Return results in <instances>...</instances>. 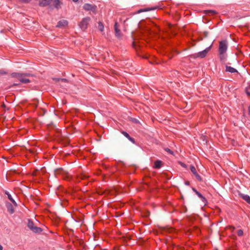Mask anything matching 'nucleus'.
Here are the masks:
<instances>
[{
    "instance_id": "1",
    "label": "nucleus",
    "mask_w": 250,
    "mask_h": 250,
    "mask_svg": "<svg viewBox=\"0 0 250 250\" xmlns=\"http://www.w3.org/2000/svg\"><path fill=\"white\" fill-rule=\"evenodd\" d=\"M33 75L30 73H13L11 74V76L13 78H17L20 82L23 83H30V81L27 78L28 77H32Z\"/></svg>"
},
{
    "instance_id": "2",
    "label": "nucleus",
    "mask_w": 250,
    "mask_h": 250,
    "mask_svg": "<svg viewBox=\"0 0 250 250\" xmlns=\"http://www.w3.org/2000/svg\"><path fill=\"white\" fill-rule=\"evenodd\" d=\"M228 43L227 40L221 41L219 42L218 51L220 58L221 61L226 58L225 53L227 50Z\"/></svg>"
},
{
    "instance_id": "3",
    "label": "nucleus",
    "mask_w": 250,
    "mask_h": 250,
    "mask_svg": "<svg viewBox=\"0 0 250 250\" xmlns=\"http://www.w3.org/2000/svg\"><path fill=\"white\" fill-rule=\"evenodd\" d=\"M27 227L35 233H40L42 231V228L35 226L33 222L31 219L28 220Z\"/></svg>"
},
{
    "instance_id": "4",
    "label": "nucleus",
    "mask_w": 250,
    "mask_h": 250,
    "mask_svg": "<svg viewBox=\"0 0 250 250\" xmlns=\"http://www.w3.org/2000/svg\"><path fill=\"white\" fill-rule=\"evenodd\" d=\"M91 19L89 17H87L83 18L79 23L80 28L83 31H85L87 29L88 25Z\"/></svg>"
},
{
    "instance_id": "5",
    "label": "nucleus",
    "mask_w": 250,
    "mask_h": 250,
    "mask_svg": "<svg viewBox=\"0 0 250 250\" xmlns=\"http://www.w3.org/2000/svg\"><path fill=\"white\" fill-rule=\"evenodd\" d=\"M211 46H209L208 47H207L205 50L199 52L196 54H195L193 55L194 58H205L207 54H208V52L210 50Z\"/></svg>"
},
{
    "instance_id": "6",
    "label": "nucleus",
    "mask_w": 250,
    "mask_h": 250,
    "mask_svg": "<svg viewBox=\"0 0 250 250\" xmlns=\"http://www.w3.org/2000/svg\"><path fill=\"white\" fill-rule=\"evenodd\" d=\"M83 9L86 11H91L94 14L96 13L97 6L89 3H85L83 6Z\"/></svg>"
},
{
    "instance_id": "7",
    "label": "nucleus",
    "mask_w": 250,
    "mask_h": 250,
    "mask_svg": "<svg viewBox=\"0 0 250 250\" xmlns=\"http://www.w3.org/2000/svg\"><path fill=\"white\" fill-rule=\"evenodd\" d=\"M190 169L191 172L194 174V175L196 177V179L201 181L202 180V178L197 173L195 167L193 166H190Z\"/></svg>"
},
{
    "instance_id": "8",
    "label": "nucleus",
    "mask_w": 250,
    "mask_h": 250,
    "mask_svg": "<svg viewBox=\"0 0 250 250\" xmlns=\"http://www.w3.org/2000/svg\"><path fill=\"white\" fill-rule=\"evenodd\" d=\"M119 25L117 22H115L114 24V30L115 35L117 38H120L122 36L121 31L119 28Z\"/></svg>"
},
{
    "instance_id": "9",
    "label": "nucleus",
    "mask_w": 250,
    "mask_h": 250,
    "mask_svg": "<svg viewBox=\"0 0 250 250\" xmlns=\"http://www.w3.org/2000/svg\"><path fill=\"white\" fill-rule=\"evenodd\" d=\"M68 24V21L65 20H62L59 21L57 25H56L57 27H62L66 26Z\"/></svg>"
},
{
    "instance_id": "10",
    "label": "nucleus",
    "mask_w": 250,
    "mask_h": 250,
    "mask_svg": "<svg viewBox=\"0 0 250 250\" xmlns=\"http://www.w3.org/2000/svg\"><path fill=\"white\" fill-rule=\"evenodd\" d=\"M52 0H40L39 4L41 6H46L51 3Z\"/></svg>"
},
{
    "instance_id": "11",
    "label": "nucleus",
    "mask_w": 250,
    "mask_h": 250,
    "mask_svg": "<svg viewBox=\"0 0 250 250\" xmlns=\"http://www.w3.org/2000/svg\"><path fill=\"white\" fill-rule=\"evenodd\" d=\"M51 3L53 4L57 9H59L61 8L60 5L62 4V2L60 0H52Z\"/></svg>"
},
{
    "instance_id": "12",
    "label": "nucleus",
    "mask_w": 250,
    "mask_h": 250,
    "mask_svg": "<svg viewBox=\"0 0 250 250\" xmlns=\"http://www.w3.org/2000/svg\"><path fill=\"white\" fill-rule=\"evenodd\" d=\"M6 208H7L8 212L10 214H12L14 212L15 210H14V207L11 203H7L6 204Z\"/></svg>"
},
{
    "instance_id": "13",
    "label": "nucleus",
    "mask_w": 250,
    "mask_h": 250,
    "mask_svg": "<svg viewBox=\"0 0 250 250\" xmlns=\"http://www.w3.org/2000/svg\"><path fill=\"white\" fill-rule=\"evenodd\" d=\"M239 196L248 204H250V197L246 194L240 193Z\"/></svg>"
},
{
    "instance_id": "14",
    "label": "nucleus",
    "mask_w": 250,
    "mask_h": 250,
    "mask_svg": "<svg viewBox=\"0 0 250 250\" xmlns=\"http://www.w3.org/2000/svg\"><path fill=\"white\" fill-rule=\"evenodd\" d=\"M122 134H123L126 138H127L130 142L133 143V144L135 143V140L131 137L130 135L125 131H122L121 132Z\"/></svg>"
},
{
    "instance_id": "15",
    "label": "nucleus",
    "mask_w": 250,
    "mask_h": 250,
    "mask_svg": "<svg viewBox=\"0 0 250 250\" xmlns=\"http://www.w3.org/2000/svg\"><path fill=\"white\" fill-rule=\"evenodd\" d=\"M162 166V162L160 160H156L154 162L153 167L154 168L159 169Z\"/></svg>"
},
{
    "instance_id": "16",
    "label": "nucleus",
    "mask_w": 250,
    "mask_h": 250,
    "mask_svg": "<svg viewBox=\"0 0 250 250\" xmlns=\"http://www.w3.org/2000/svg\"><path fill=\"white\" fill-rule=\"evenodd\" d=\"M5 193L7 195L8 199L12 202V203L14 204L15 206L17 207L18 205L16 201L12 198L11 195L8 191H6Z\"/></svg>"
},
{
    "instance_id": "17",
    "label": "nucleus",
    "mask_w": 250,
    "mask_h": 250,
    "mask_svg": "<svg viewBox=\"0 0 250 250\" xmlns=\"http://www.w3.org/2000/svg\"><path fill=\"white\" fill-rule=\"evenodd\" d=\"M192 190L195 192L196 194L203 201H206V198L199 192H198L195 188H193Z\"/></svg>"
},
{
    "instance_id": "18",
    "label": "nucleus",
    "mask_w": 250,
    "mask_h": 250,
    "mask_svg": "<svg viewBox=\"0 0 250 250\" xmlns=\"http://www.w3.org/2000/svg\"><path fill=\"white\" fill-rule=\"evenodd\" d=\"M226 71L227 72L231 73L237 72V71L236 69H235L233 67H232L231 66H227V65L226 66Z\"/></svg>"
},
{
    "instance_id": "19",
    "label": "nucleus",
    "mask_w": 250,
    "mask_h": 250,
    "mask_svg": "<svg viewBox=\"0 0 250 250\" xmlns=\"http://www.w3.org/2000/svg\"><path fill=\"white\" fill-rule=\"evenodd\" d=\"M98 28L100 31L103 32L104 29V26L101 21L98 22Z\"/></svg>"
},
{
    "instance_id": "20",
    "label": "nucleus",
    "mask_w": 250,
    "mask_h": 250,
    "mask_svg": "<svg viewBox=\"0 0 250 250\" xmlns=\"http://www.w3.org/2000/svg\"><path fill=\"white\" fill-rule=\"evenodd\" d=\"M151 9H148V8L141 9L139 10L137 12V13H140L143 12H146V11H149V10H150Z\"/></svg>"
},
{
    "instance_id": "21",
    "label": "nucleus",
    "mask_w": 250,
    "mask_h": 250,
    "mask_svg": "<svg viewBox=\"0 0 250 250\" xmlns=\"http://www.w3.org/2000/svg\"><path fill=\"white\" fill-rule=\"evenodd\" d=\"M165 150L166 151H167V153L171 154V155H173L174 154V153L169 148H165Z\"/></svg>"
},
{
    "instance_id": "22",
    "label": "nucleus",
    "mask_w": 250,
    "mask_h": 250,
    "mask_svg": "<svg viewBox=\"0 0 250 250\" xmlns=\"http://www.w3.org/2000/svg\"><path fill=\"white\" fill-rule=\"evenodd\" d=\"M237 234L239 236H242L243 235V231L242 229H239L237 231Z\"/></svg>"
},
{
    "instance_id": "23",
    "label": "nucleus",
    "mask_w": 250,
    "mask_h": 250,
    "mask_svg": "<svg viewBox=\"0 0 250 250\" xmlns=\"http://www.w3.org/2000/svg\"><path fill=\"white\" fill-rule=\"evenodd\" d=\"M87 178V176L84 175H83V174H82L80 176H79V178L81 180H83V179H85Z\"/></svg>"
},
{
    "instance_id": "24",
    "label": "nucleus",
    "mask_w": 250,
    "mask_h": 250,
    "mask_svg": "<svg viewBox=\"0 0 250 250\" xmlns=\"http://www.w3.org/2000/svg\"><path fill=\"white\" fill-rule=\"evenodd\" d=\"M246 93L248 96L250 97V89H247L246 90Z\"/></svg>"
},
{
    "instance_id": "25",
    "label": "nucleus",
    "mask_w": 250,
    "mask_h": 250,
    "mask_svg": "<svg viewBox=\"0 0 250 250\" xmlns=\"http://www.w3.org/2000/svg\"><path fill=\"white\" fill-rule=\"evenodd\" d=\"M5 73L4 71H0V75H2L4 74Z\"/></svg>"
},
{
    "instance_id": "26",
    "label": "nucleus",
    "mask_w": 250,
    "mask_h": 250,
    "mask_svg": "<svg viewBox=\"0 0 250 250\" xmlns=\"http://www.w3.org/2000/svg\"><path fill=\"white\" fill-rule=\"evenodd\" d=\"M181 166H182L184 167H186V165L185 164H184V163H181Z\"/></svg>"
},
{
    "instance_id": "27",
    "label": "nucleus",
    "mask_w": 250,
    "mask_h": 250,
    "mask_svg": "<svg viewBox=\"0 0 250 250\" xmlns=\"http://www.w3.org/2000/svg\"><path fill=\"white\" fill-rule=\"evenodd\" d=\"M249 114L250 115V105L248 107Z\"/></svg>"
},
{
    "instance_id": "28",
    "label": "nucleus",
    "mask_w": 250,
    "mask_h": 250,
    "mask_svg": "<svg viewBox=\"0 0 250 250\" xmlns=\"http://www.w3.org/2000/svg\"><path fill=\"white\" fill-rule=\"evenodd\" d=\"M3 250V247L0 244V250Z\"/></svg>"
},
{
    "instance_id": "29",
    "label": "nucleus",
    "mask_w": 250,
    "mask_h": 250,
    "mask_svg": "<svg viewBox=\"0 0 250 250\" xmlns=\"http://www.w3.org/2000/svg\"><path fill=\"white\" fill-rule=\"evenodd\" d=\"M61 80H62V81H64V82L67 81V80L65 79H62Z\"/></svg>"
},
{
    "instance_id": "30",
    "label": "nucleus",
    "mask_w": 250,
    "mask_h": 250,
    "mask_svg": "<svg viewBox=\"0 0 250 250\" xmlns=\"http://www.w3.org/2000/svg\"><path fill=\"white\" fill-rule=\"evenodd\" d=\"M230 228L232 229V231H233L235 229V228L234 227H230Z\"/></svg>"
},
{
    "instance_id": "31",
    "label": "nucleus",
    "mask_w": 250,
    "mask_h": 250,
    "mask_svg": "<svg viewBox=\"0 0 250 250\" xmlns=\"http://www.w3.org/2000/svg\"><path fill=\"white\" fill-rule=\"evenodd\" d=\"M74 2H77L79 0H72Z\"/></svg>"
},
{
    "instance_id": "32",
    "label": "nucleus",
    "mask_w": 250,
    "mask_h": 250,
    "mask_svg": "<svg viewBox=\"0 0 250 250\" xmlns=\"http://www.w3.org/2000/svg\"><path fill=\"white\" fill-rule=\"evenodd\" d=\"M2 107L4 108L5 107V105L4 104H3L2 105Z\"/></svg>"
},
{
    "instance_id": "33",
    "label": "nucleus",
    "mask_w": 250,
    "mask_h": 250,
    "mask_svg": "<svg viewBox=\"0 0 250 250\" xmlns=\"http://www.w3.org/2000/svg\"><path fill=\"white\" fill-rule=\"evenodd\" d=\"M189 184V182H186V184L187 185H188Z\"/></svg>"
},
{
    "instance_id": "34",
    "label": "nucleus",
    "mask_w": 250,
    "mask_h": 250,
    "mask_svg": "<svg viewBox=\"0 0 250 250\" xmlns=\"http://www.w3.org/2000/svg\"><path fill=\"white\" fill-rule=\"evenodd\" d=\"M23 2H28V1L27 0H23Z\"/></svg>"
}]
</instances>
